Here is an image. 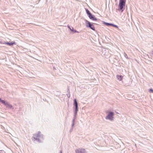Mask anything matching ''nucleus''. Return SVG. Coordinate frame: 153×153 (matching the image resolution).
Returning <instances> with one entry per match:
<instances>
[{
  "label": "nucleus",
  "mask_w": 153,
  "mask_h": 153,
  "mask_svg": "<svg viewBox=\"0 0 153 153\" xmlns=\"http://www.w3.org/2000/svg\"><path fill=\"white\" fill-rule=\"evenodd\" d=\"M41 133L40 131H39L38 133L34 134V136L33 137L34 139L39 143H41L42 142L40 139H43V135L42 134H41Z\"/></svg>",
  "instance_id": "nucleus-1"
},
{
  "label": "nucleus",
  "mask_w": 153,
  "mask_h": 153,
  "mask_svg": "<svg viewBox=\"0 0 153 153\" xmlns=\"http://www.w3.org/2000/svg\"><path fill=\"white\" fill-rule=\"evenodd\" d=\"M126 0H120L118 6V10H122V12L125 7L126 4Z\"/></svg>",
  "instance_id": "nucleus-2"
},
{
  "label": "nucleus",
  "mask_w": 153,
  "mask_h": 153,
  "mask_svg": "<svg viewBox=\"0 0 153 153\" xmlns=\"http://www.w3.org/2000/svg\"><path fill=\"white\" fill-rule=\"evenodd\" d=\"M73 105L75 107L74 109V114H75V116H76L77 115V113L78 111V104L77 102L76 99H75L74 100V104Z\"/></svg>",
  "instance_id": "nucleus-3"
},
{
  "label": "nucleus",
  "mask_w": 153,
  "mask_h": 153,
  "mask_svg": "<svg viewBox=\"0 0 153 153\" xmlns=\"http://www.w3.org/2000/svg\"><path fill=\"white\" fill-rule=\"evenodd\" d=\"M86 26L87 27H89L94 31L95 30V29L94 25L91 24L89 22L86 20Z\"/></svg>",
  "instance_id": "nucleus-4"
},
{
  "label": "nucleus",
  "mask_w": 153,
  "mask_h": 153,
  "mask_svg": "<svg viewBox=\"0 0 153 153\" xmlns=\"http://www.w3.org/2000/svg\"><path fill=\"white\" fill-rule=\"evenodd\" d=\"M114 115V113L112 112H110L105 117V119L107 120H109L111 121L113 120Z\"/></svg>",
  "instance_id": "nucleus-5"
},
{
  "label": "nucleus",
  "mask_w": 153,
  "mask_h": 153,
  "mask_svg": "<svg viewBox=\"0 0 153 153\" xmlns=\"http://www.w3.org/2000/svg\"><path fill=\"white\" fill-rule=\"evenodd\" d=\"M0 102H1L2 103L4 104V105L6 106L7 108L10 109L13 108L12 105L9 104L7 102L5 101L4 100L1 99Z\"/></svg>",
  "instance_id": "nucleus-6"
},
{
  "label": "nucleus",
  "mask_w": 153,
  "mask_h": 153,
  "mask_svg": "<svg viewBox=\"0 0 153 153\" xmlns=\"http://www.w3.org/2000/svg\"><path fill=\"white\" fill-rule=\"evenodd\" d=\"M76 153H87L85 149H79L75 150Z\"/></svg>",
  "instance_id": "nucleus-7"
},
{
  "label": "nucleus",
  "mask_w": 153,
  "mask_h": 153,
  "mask_svg": "<svg viewBox=\"0 0 153 153\" xmlns=\"http://www.w3.org/2000/svg\"><path fill=\"white\" fill-rule=\"evenodd\" d=\"M88 17L90 19L92 20L97 21V19L95 18V16L93 15L91 13L88 16Z\"/></svg>",
  "instance_id": "nucleus-8"
},
{
  "label": "nucleus",
  "mask_w": 153,
  "mask_h": 153,
  "mask_svg": "<svg viewBox=\"0 0 153 153\" xmlns=\"http://www.w3.org/2000/svg\"><path fill=\"white\" fill-rule=\"evenodd\" d=\"M3 44L7 45L10 46H12L14 44H15V42H4L3 43Z\"/></svg>",
  "instance_id": "nucleus-9"
},
{
  "label": "nucleus",
  "mask_w": 153,
  "mask_h": 153,
  "mask_svg": "<svg viewBox=\"0 0 153 153\" xmlns=\"http://www.w3.org/2000/svg\"><path fill=\"white\" fill-rule=\"evenodd\" d=\"M76 116H75V115H74V119L72 121V128L73 127V126L74 125V123L75 122V120L76 118Z\"/></svg>",
  "instance_id": "nucleus-10"
},
{
  "label": "nucleus",
  "mask_w": 153,
  "mask_h": 153,
  "mask_svg": "<svg viewBox=\"0 0 153 153\" xmlns=\"http://www.w3.org/2000/svg\"><path fill=\"white\" fill-rule=\"evenodd\" d=\"M123 76L121 75H117V79L119 80L120 81H121L122 80V79L123 78Z\"/></svg>",
  "instance_id": "nucleus-11"
},
{
  "label": "nucleus",
  "mask_w": 153,
  "mask_h": 153,
  "mask_svg": "<svg viewBox=\"0 0 153 153\" xmlns=\"http://www.w3.org/2000/svg\"><path fill=\"white\" fill-rule=\"evenodd\" d=\"M104 23L106 26H111V25H112V23H110L105 22Z\"/></svg>",
  "instance_id": "nucleus-12"
},
{
  "label": "nucleus",
  "mask_w": 153,
  "mask_h": 153,
  "mask_svg": "<svg viewBox=\"0 0 153 153\" xmlns=\"http://www.w3.org/2000/svg\"><path fill=\"white\" fill-rule=\"evenodd\" d=\"M86 11L88 16L91 14L90 11L87 9H86Z\"/></svg>",
  "instance_id": "nucleus-13"
},
{
  "label": "nucleus",
  "mask_w": 153,
  "mask_h": 153,
  "mask_svg": "<svg viewBox=\"0 0 153 153\" xmlns=\"http://www.w3.org/2000/svg\"><path fill=\"white\" fill-rule=\"evenodd\" d=\"M111 26L117 28H118V26L117 25H115L113 24H112Z\"/></svg>",
  "instance_id": "nucleus-14"
},
{
  "label": "nucleus",
  "mask_w": 153,
  "mask_h": 153,
  "mask_svg": "<svg viewBox=\"0 0 153 153\" xmlns=\"http://www.w3.org/2000/svg\"><path fill=\"white\" fill-rule=\"evenodd\" d=\"M68 27L69 29L71 31H73V30H74V28L73 27H71L72 29L71 28V27H70V26H68Z\"/></svg>",
  "instance_id": "nucleus-15"
},
{
  "label": "nucleus",
  "mask_w": 153,
  "mask_h": 153,
  "mask_svg": "<svg viewBox=\"0 0 153 153\" xmlns=\"http://www.w3.org/2000/svg\"><path fill=\"white\" fill-rule=\"evenodd\" d=\"M149 91L150 93H153V89H152L151 88L150 89H149Z\"/></svg>",
  "instance_id": "nucleus-16"
},
{
  "label": "nucleus",
  "mask_w": 153,
  "mask_h": 153,
  "mask_svg": "<svg viewBox=\"0 0 153 153\" xmlns=\"http://www.w3.org/2000/svg\"><path fill=\"white\" fill-rule=\"evenodd\" d=\"M124 55L125 58L127 59L128 58V56L127 54L125 53Z\"/></svg>",
  "instance_id": "nucleus-17"
},
{
  "label": "nucleus",
  "mask_w": 153,
  "mask_h": 153,
  "mask_svg": "<svg viewBox=\"0 0 153 153\" xmlns=\"http://www.w3.org/2000/svg\"><path fill=\"white\" fill-rule=\"evenodd\" d=\"M73 127H72L70 130V132H71L73 131Z\"/></svg>",
  "instance_id": "nucleus-18"
},
{
  "label": "nucleus",
  "mask_w": 153,
  "mask_h": 153,
  "mask_svg": "<svg viewBox=\"0 0 153 153\" xmlns=\"http://www.w3.org/2000/svg\"><path fill=\"white\" fill-rule=\"evenodd\" d=\"M74 32V33H77V32H78V31H77L76 30H73V31Z\"/></svg>",
  "instance_id": "nucleus-19"
},
{
  "label": "nucleus",
  "mask_w": 153,
  "mask_h": 153,
  "mask_svg": "<svg viewBox=\"0 0 153 153\" xmlns=\"http://www.w3.org/2000/svg\"><path fill=\"white\" fill-rule=\"evenodd\" d=\"M60 153H62V151H60Z\"/></svg>",
  "instance_id": "nucleus-20"
},
{
  "label": "nucleus",
  "mask_w": 153,
  "mask_h": 153,
  "mask_svg": "<svg viewBox=\"0 0 153 153\" xmlns=\"http://www.w3.org/2000/svg\"><path fill=\"white\" fill-rule=\"evenodd\" d=\"M1 98H0V102H1Z\"/></svg>",
  "instance_id": "nucleus-21"
},
{
  "label": "nucleus",
  "mask_w": 153,
  "mask_h": 153,
  "mask_svg": "<svg viewBox=\"0 0 153 153\" xmlns=\"http://www.w3.org/2000/svg\"><path fill=\"white\" fill-rule=\"evenodd\" d=\"M0 151L1 152H2V151L4 152V151H3V150H0Z\"/></svg>",
  "instance_id": "nucleus-22"
}]
</instances>
